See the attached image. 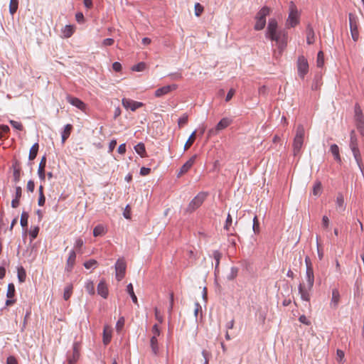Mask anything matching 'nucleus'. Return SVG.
<instances>
[{"instance_id":"1","label":"nucleus","mask_w":364,"mask_h":364,"mask_svg":"<svg viewBox=\"0 0 364 364\" xmlns=\"http://www.w3.org/2000/svg\"><path fill=\"white\" fill-rule=\"evenodd\" d=\"M266 37L272 41H275L281 55L287 46L288 33L284 30H278L277 21L275 18H269L266 31Z\"/></svg>"},{"instance_id":"2","label":"nucleus","mask_w":364,"mask_h":364,"mask_svg":"<svg viewBox=\"0 0 364 364\" xmlns=\"http://www.w3.org/2000/svg\"><path fill=\"white\" fill-rule=\"evenodd\" d=\"M306 277L307 282L306 286L300 284L299 287V291L301 299L304 301H308L310 299V295L309 291L312 289L314 283V274L313 267L306 268Z\"/></svg>"},{"instance_id":"3","label":"nucleus","mask_w":364,"mask_h":364,"mask_svg":"<svg viewBox=\"0 0 364 364\" xmlns=\"http://www.w3.org/2000/svg\"><path fill=\"white\" fill-rule=\"evenodd\" d=\"M350 148L353 152L354 159L359 167V168L363 171V164L362 161L361 154L360 150L358 149V139L354 130H352L350 134Z\"/></svg>"},{"instance_id":"4","label":"nucleus","mask_w":364,"mask_h":364,"mask_svg":"<svg viewBox=\"0 0 364 364\" xmlns=\"http://www.w3.org/2000/svg\"><path fill=\"white\" fill-rule=\"evenodd\" d=\"M304 135L305 129L303 125H298L296 129V134L293 141V153L294 156L299 155L301 152V149L304 144Z\"/></svg>"},{"instance_id":"5","label":"nucleus","mask_w":364,"mask_h":364,"mask_svg":"<svg viewBox=\"0 0 364 364\" xmlns=\"http://www.w3.org/2000/svg\"><path fill=\"white\" fill-rule=\"evenodd\" d=\"M299 23V13L296 6L291 1L289 4V13L286 21L287 28H294Z\"/></svg>"},{"instance_id":"6","label":"nucleus","mask_w":364,"mask_h":364,"mask_svg":"<svg viewBox=\"0 0 364 364\" xmlns=\"http://www.w3.org/2000/svg\"><path fill=\"white\" fill-rule=\"evenodd\" d=\"M270 14V9L267 6L262 7L257 14L255 29L256 31L262 30L266 25V17Z\"/></svg>"},{"instance_id":"7","label":"nucleus","mask_w":364,"mask_h":364,"mask_svg":"<svg viewBox=\"0 0 364 364\" xmlns=\"http://www.w3.org/2000/svg\"><path fill=\"white\" fill-rule=\"evenodd\" d=\"M207 194L204 192L199 193L190 202L187 208V211L192 213L198 208L204 202L206 198Z\"/></svg>"},{"instance_id":"8","label":"nucleus","mask_w":364,"mask_h":364,"mask_svg":"<svg viewBox=\"0 0 364 364\" xmlns=\"http://www.w3.org/2000/svg\"><path fill=\"white\" fill-rule=\"evenodd\" d=\"M297 71L299 77L304 78L309 72V63L307 59L301 55L297 60Z\"/></svg>"},{"instance_id":"9","label":"nucleus","mask_w":364,"mask_h":364,"mask_svg":"<svg viewBox=\"0 0 364 364\" xmlns=\"http://www.w3.org/2000/svg\"><path fill=\"white\" fill-rule=\"evenodd\" d=\"M126 262L123 259H119L115 264L116 279L121 281L125 275Z\"/></svg>"},{"instance_id":"10","label":"nucleus","mask_w":364,"mask_h":364,"mask_svg":"<svg viewBox=\"0 0 364 364\" xmlns=\"http://www.w3.org/2000/svg\"><path fill=\"white\" fill-rule=\"evenodd\" d=\"M349 23L352 38L354 41H357L359 38L358 23L355 17L352 14H349Z\"/></svg>"},{"instance_id":"11","label":"nucleus","mask_w":364,"mask_h":364,"mask_svg":"<svg viewBox=\"0 0 364 364\" xmlns=\"http://www.w3.org/2000/svg\"><path fill=\"white\" fill-rule=\"evenodd\" d=\"M122 103L125 109H129L132 112L144 106V104L142 102L134 101L129 98H123L122 100Z\"/></svg>"},{"instance_id":"12","label":"nucleus","mask_w":364,"mask_h":364,"mask_svg":"<svg viewBox=\"0 0 364 364\" xmlns=\"http://www.w3.org/2000/svg\"><path fill=\"white\" fill-rule=\"evenodd\" d=\"M66 100L68 102L78 108L81 111L85 112L87 109V105L84 103L81 100L77 97H73L70 95H68L66 97Z\"/></svg>"},{"instance_id":"13","label":"nucleus","mask_w":364,"mask_h":364,"mask_svg":"<svg viewBox=\"0 0 364 364\" xmlns=\"http://www.w3.org/2000/svg\"><path fill=\"white\" fill-rule=\"evenodd\" d=\"M177 85L176 84H173L171 85H166L162 87L158 88L154 93L156 97H161L165 95L168 94L169 92L177 89Z\"/></svg>"},{"instance_id":"14","label":"nucleus","mask_w":364,"mask_h":364,"mask_svg":"<svg viewBox=\"0 0 364 364\" xmlns=\"http://www.w3.org/2000/svg\"><path fill=\"white\" fill-rule=\"evenodd\" d=\"M196 155H193L191 156L180 168L178 173H177V177H181L186 173H187L191 168L193 166L196 161Z\"/></svg>"},{"instance_id":"15","label":"nucleus","mask_w":364,"mask_h":364,"mask_svg":"<svg viewBox=\"0 0 364 364\" xmlns=\"http://www.w3.org/2000/svg\"><path fill=\"white\" fill-rule=\"evenodd\" d=\"M76 259V253L74 250H71L69 253V257L66 261L65 270L67 272H71Z\"/></svg>"},{"instance_id":"16","label":"nucleus","mask_w":364,"mask_h":364,"mask_svg":"<svg viewBox=\"0 0 364 364\" xmlns=\"http://www.w3.org/2000/svg\"><path fill=\"white\" fill-rule=\"evenodd\" d=\"M340 292L338 289L335 288L332 290V297L331 300L330 305L331 308L336 309L340 302Z\"/></svg>"},{"instance_id":"17","label":"nucleus","mask_w":364,"mask_h":364,"mask_svg":"<svg viewBox=\"0 0 364 364\" xmlns=\"http://www.w3.org/2000/svg\"><path fill=\"white\" fill-rule=\"evenodd\" d=\"M97 294L104 299H107L109 294L107 286L105 281H101L97 285Z\"/></svg>"},{"instance_id":"18","label":"nucleus","mask_w":364,"mask_h":364,"mask_svg":"<svg viewBox=\"0 0 364 364\" xmlns=\"http://www.w3.org/2000/svg\"><path fill=\"white\" fill-rule=\"evenodd\" d=\"M112 333V330L110 326L107 325L104 326L102 341L105 346L109 343V342L111 341Z\"/></svg>"},{"instance_id":"19","label":"nucleus","mask_w":364,"mask_h":364,"mask_svg":"<svg viewBox=\"0 0 364 364\" xmlns=\"http://www.w3.org/2000/svg\"><path fill=\"white\" fill-rule=\"evenodd\" d=\"M46 164V157L44 156L42 157V159L40 161L38 170V176L42 181H44L45 178H46V174H45Z\"/></svg>"},{"instance_id":"20","label":"nucleus","mask_w":364,"mask_h":364,"mask_svg":"<svg viewBox=\"0 0 364 364\" xmlns=\"http://www.w3.org/2000/svg\"><path fill=\"white\" fill-rule=\"evenodd\" d=\"M336 203L337 211L343 212L346 209V205L344 203V198L342 193H338Z\"/></svg>"},{"instance_id":"21","label":"nucleus","mask_w":364,"mask_h":364,"mask_svg":"<svg viewBox=\"0 0 364 364\" xmlns=\"http://www.w3.org/2000/svg\"><path fill=\"white\" fill-rule=\"evenodd\" d=\"M232 123V119L225 117L223 118L216 125V131H221L227 128Z\"/></svg>"},{"instance_id":"22","label":"nucleus","mask_w":364,"mask_h":364,"mask_svg":"<svg viewBox=\"0 0 364 364\" xmlns=\"http://www.w3.org/2000/svg\"><path fill=\"white\" fill-rule=\"evenodd\" d=\"M315 41V33L312 27L309 26L306 28V42L308 44L311 45L314 43Z\"/></svg>"},{"instance_id":"23","label":"nucleus","mask_w":364,"mask_h":364,"mask_svg":"<svg viewBox=\"0 0 364 364\" xmlns=\"http://www.w3.org/2000/svg\"><path fill=\"white\" fill-rule=\"evenodd\" d=\"M73 129V126L70 124H67L64 127V130L62 133V143L64 144L67 139L70 136Z\"/></svg>"},{"instance_id":"24","label":"nucleus","mask_w":364,"mask_h":364,"mask_svg":"<svg viewBox=\"0 0 364 364\" xmlns=\"http://www.w3.org/2000/svg\"><path fill=\"white\" fill-rule=\"evenodd\" d=\"M75 31V27L72 25L65 26L62 30L63 35L65 38H70Z\"/></svg>"},{"instance_id":"25","label":"nucleus","mask_w":364,"mask_h":364,"mask_svg":"<svg viewBox=\"0 0 364 364\" xmlns=\"http://www.w3.org/2000/svg\"><path fill=\"white\" fill-rule=\"evenodd\" d=\"M330 151L334 156L335 160L341 161V156L339 153V148L336 144H332L330 147Z\"/></svg>"},{"instance_id":"26","label":"nucleus","mask_w":364,"mask_h":364,"mask_svg":"<svg viewBox=\"0 0 364 364\" xmlns=\"http://www.w3.org/2000/svg\"><path fill=\"white\" fill-rule=\"evenodd\" d=\"M38 148H39V145L38 143H35L31 146L30 151H29V156H28L29 160L32 161L36 157L38 151Z\"/></svg>"},{"instance_id":"27","label":"nucleus","mask_w":364,"mask_h":364,"mask_svg":"<svg viewBox=\"0 0 364 364\" xmlns=\"http://www.w3.org/2000/svg\"><path fill=\"white\" fill-rule=\"evenodd\" d=\"M73 286L71 284H68L65 287L64 294H63V298L65 300L67 301L70 298V296L73 294Z\"/></svg>"},{"instance_id":"28","label":"nucleus","mask_w":364,"mask_h":364,"mask_svg":"<svg viewBox=\"0 0 364 364\" xmlns=\"http://www.w3.org/2000/svg\"><path fill=\"white\" fill-rule=\"evenodd\" d=\"M196 131H194L188 137L184 145V150H188L196 140Z\"/></svg>"},{"instance_id":"29","label":"nucleus","mask_w":364,"mask_h":364,"mask_svg":"<svg viewBox=\"0 0 364 364\" xmlns=\"http://www.w3.org/2000/svg\"><path fill=\"white\" fill-rule=\"evenodd\" d=\"M134 149H135L136 152L138 154H139L141 157H144L145 156L146 149H145V146H144V144L139 143L138 144H136L134 146Z\"/></svg>"},{"instance_id":"30","label":"nucleus","mask_w":364,"mask_h":364,"mask_svg":"<svg viewBox=\"0 0 364 364\" xmlns=\"http://www.w3.org/2000/svg\"><path fill=\"white\" fill-rule=\"evenodd\" d=\"M127 291L128 294L130 295V296L132 297L133 302L135 304H138L137 297L134 292V289H133V286L132 284H129L127 285Z\"/></svg>"},{"instance_id":"31","label":"nucleus","mask_w":364,"mask_h":364,"mask_svg":"<svg viewBox=\"0 0 364 364\" xmlns=\"http://www.w3.org/2000/svg\"><path fill=\"white\" fill-rule=\"evenodd\" d=\"M18 6V0H10L9 12L11 15H14L16 12Z\"/></svg>"},{"instance_id":"32","label":"nucleus","mask_w":364,"mask_h":364,"mask_svg":"<svg viewBox=\"0 0 364 364\" xmlns=\"http://www.w3.org/2000/svg\"><path fill=\"white\" fill-rule=\"evenodd\" d=\"M150 345L152 350V352L156 355L159 351L158 341L157 338L151 337L150 340Z\"/></svg>"},{"instance_id":"33","label":"nucleus","mask_w":364,"mask_h":364,"mask_svg":"<svg viewBox=\"0 0 364 364\" xmlns=\"http://www.w3.org/2000/svg\"><path fill=\"white\" fill-rule=\"evenodd\" d=\"M105 233V230L104 226L102 225H97L93 230V235L95 237L103 235Z\"/></svg>"},{"instance_id":"34","label":"nucleus","mask_w":364,"mask_h":364,"mask_svg":"<svg viewBox=\"0 0 364 364\" xmlns=\"http://www.w3.org/2000/svg\"><path fill=\"white\" fill-rule=\"evenodd\" d=\"M85 287L88 294H90V295L95 294V285H94L93 282L90 281V280L87 281L85 283Z\"/></svg>"},{"instance_id":"35","label":"nucleus","mask_w":364,"mask_h":364,"mask_svg":"<svg viewBox=\"0 0 364 364\" xmlns=\"http://www.w3.org/2000/svg\"><path fill=\"white\" fill-rule=\"evenodd\" d=\"M188 122V116L187 114H183L178 121V126L179 128L184 127Z\"/></svg>"},{"instance_id":"36","label":"nucleus","mask_w":364,"mask_h":364,"mask_svg":"<svg viewBox=\"0 0 364 364\" xmlns=\"http://www.w3.org/2000/svg\"><path fill=\"white\" fill-rule=\"evenodd\" d=\"M317 66L319 68L323 67L324 64V54L323 51H319L317 54V60H316Z\"/></svg>"},{"instance_id":"37","label":"nucleus","mask_w":364,"mask_h":364,"mask_svg":"<svg viewBox=\"0 0 364 364\" xmlns=\"http://www.w3.org/2000/svg\"><path fill=\"white\" fill-rule=\"evenodd\" d=\"M15 295V287L14 284L11 283L8 285L6 296L9 299H11Z\"/></svg>"},{"instance_id":"38","label":"nucleus","mask_w":364,"mask_h":364,"mask_svg":"<svg viewBox=\"0 0 364 364\" xmlns=\"http://www.w3.org/2000/svg\"><path fill=\"white\" fill-rule=\"evenodd\" d=\"M195 15L200 16L203 12L204 8L200 3H196L194 6Z\"/></svg>"},{"instance_id":"39","label":"nucleus","mask_w":364,"mask_h":364,"mask_svg":"<svg viewBox=\"0 0 364 364\" xmlns=\"http://www.w3.org/2000/svg\"><path fill=\"white\" fill-rule=\"evenodd\" d=\"M28 215L26 212H23L21 216V225L23 228H26L28 225Z\"/></svg>"},{"instance_id":"40","label":"nucleus","mask_w":364,"mask_h":364,"mask_svg":"<svg viewBox=\"0 0 364 364\" xmlns=\"http://www.w3.org/2000/svg\"><path fill=\"white\" fill-rule=\"evenodd\" d=\"M97 262L95 259H90L84 263V267L86 269L95 268L97 267Z\"/></svg>"},{"instance_id":"41","label":"nucleus","mask_w":364,"mask_h":364,"mask_svg":"<svg viewBox=\"0 0 364 364\" xmlns=\"http://www.w3.org/2000/svg\"><path fill=\"white\" fill-rule=\"evenodd\" d=\"M253 231L255 234H258L260 231L259 223L257 216L253 218Z\"/></svg>"},{"instance_id":"42","label":"nucleus","mask_w":364,"mask_h":364,"mask_svg":"<svg viewBox=\"0 0 364 364\" xmlns=\"http://www.w3.org/2000/svg\"><path fill=\"white\" fill-rule=\"evenodd\" d=\"M146 68V63H144V62H141L136 65H135L133 68H132V70L134 71H136V72H141V71H143Z\"/></svg>"},{"instance_id":"43","label":"nucleus","mask_w":364,"mask_h":364,"mask_svg":"<svg viewBox=\"0 0 364 364\" xmlns=\"http://www.w3.org/2000/svg\"><path fill=\"white\" fill-rule=\"evenodd\" d=\"M321 191V184L320 182H317L314 184L313 188V193L315 196H317L320 193Z\"/></svg>"},{"instance_id":"44","label":"nucleus","mask_w":364,"mask_h":364,"mask_svg":"<svg viewBox=\"0 0 364 364\" xmlns=\"http://www.w3.org/2000/svg\"><path fill=\"white\" fill-rule=\"evenodd\" d=\"M10 124L16 129H18V130H20V131H21L23 129V125L19 122L14 121V120H11L10 121Z\"/></svg>"},{"instance_id":"45","label":"nucleus","mask_w":364,"mask_h":364,"mask_svg":"<svg viewBox=\"0 0 364 364\" xmlns=\"http://www.w3.org/2000/svg\"><path fill=\"white\" fill-rule=\"evenodd\" d=\"M232 216L230 215V214H228L225 221V224L224 225V229L228 231L230 230V225H232Z\"/></svg>"},{"instance_id":"46","label":"nucleus","mask_w":364,"mask_h":364,"mask_svg":"<svg viewBox=\"0 0 364 364\" xmlns=\"http://www.w3.org/2000/svg\"><path fill=\"white\" fill-rule=\"evenodd\" d=\"M213 258L215 259V260L216 262V267H217L219 265L220 259L222 257V255L218 251H214L213 253Z\"/></svg>"},{"instance_id":"47","label":"nucleus","mask_w":364,"mask_h":364,"mask_svg":"<svg viewBox=\"0 0 364 364\" xmlns=\"http://www.w3.org/2000/svg\"><path fill=\"white\" fill-rule=\"evenodd\" d=\"M151 331L153 333V336L151 337L157 338L160 335V330L157 324L154 325Z\"/></svg>"},{"instance_id":"48","label":"nucleus","mask_w":364,"mask_h":364,"mask_svg":"<svg viewBox=\"0 0 364 364\" xmlns=\"http://www.w3.org/2000/svg\"><path fill=\"white\" fill-rule=\"evenodd\" d=\"M38 232H39L38 227H35L33 229L31 230L29 234L33 240L36 238V237L38 236Z\"/></svg>"},{"instance_id":"49","label":"nucleus","mask_w":364,"mask_h":364,"mask_svg":"<svg viewBox=\"0 0 364 364\" xmlns=\"http://www.w3.org/2000/svg\"><path fill=\"white\" fill-rule=\"evenodd\" d=\"M155 318L159 322L162 323L164 321L163 316L160 314L159 309L157 308H155Z\"/></svg>"},{"instance_id":"50","label":"nucleus","mask_w":364,"mask_h":364,"mask_svg":"<svg viewBox=\"0 0 364 364\" xmlns=\"http://www.w3.org/2000/svg\"><path fill=\"white\" fill-rule=\"evenodd\" d=\"M26 188L28 191L33 192L35 188V184L34 182L31 180L28 181L27 183Z\"/></svg>"},{"instance_id":"51","label":"nucleus","mask_w":364,"mask_h":364,"mask_svg":"<svg viewBox=\"0 0 364 364\" xmlns=\"http://www.w3.org/2000/svg\"><path fill=\"white\" fill-rule=\"evenodd\" d=\"M46 202V197L44 193L39 194L38 204L39 206H43Z\"/></svg>"},{"instance_id":"52","label":"nucleus","mask_w":364,"mask_h":364,"mask_svg":"<svg viewBox=\"0 0 364 364\" xmlns=\"http://www.w3.org/2000/svg\"><path fill=\"white\" fill-rule=\"evenodd\" d=\"M18 279L20 282H24L25 278H26V273L23 269H21V270H20V269L18 270Z\"/></svg>"},{"instance_id":"53","label":"nucleus","mask_w":364,"mask_h":364,"mask_svg":"<svg viewBox=\"0 0 364 364\" xmlns=\"http://www.w3.org/2000/svg\"><path fill=\"white\" fill-rule=\"evenodd\" d=\"M356 127L358 131L360 132L361 134H363L364 132V124L363 120H360V122L356 123Z\"/></svg>"},{"instance_id":"54","label":"nucleus","mask_w":364,"mask_h":364,"mask_svg":"<svg viewBox=\"0 0 364 364\" xmlns=\"http://www.w3.org/2000/svg\"><path fill=\"white\" fill-rule=\"evenodd\" d=\"M299 321L302 323H304L307 326H309L311 324V322L310 321L306 318V316L304 315H301L299 318Z\"/></svg>"},{"instance_id":"55","label":"nucleus","mask_w":364,"mask_h":364,"mask_svg":"<svg viewBox=\"0 0 364 364\" xmlns=\"http://www.w3.org/2000/svg\"><path fill=\"white\" fill-rule=\"evenodd\" d=\"M114 43V41L113 38H106L102 41V45L104 46H110L113 45Z\"/></svg>"},{"instance_id":"56","label":"nucleus","mask_w":364,"mask_h":364,"mask_svg":"<svg viewBox=\"0 0 364 364\" xmlns=\"http://www.w3.org/2000/svg\"><path fill=\"white\" fill-rule=\"evenodd\" d=\"M6 364H18V361L14 356L10 355L7 358Z\"/></svg>"},{"instance_id":"57","label":"nucleus","mask_w":364,"mask_h":364,"mask_svg":"<svg viewBox=\"0 0 364 364\" xmlns=\"http://www.w3.org/2000/svg\"><path fill=\"white\" fill-rule=\"evenodd\" d=\"M150 173H151V168H149L142 167V168H141V170H140V174H141L142 176H147V175H149Z\"/></svg>"},{"instance_id":"58","label":"nucleus","mask_w":364,"mask_h":364,"mask_svg":"<svg viewBox=\"0 0 364 364\" xmlns=\"http://www.w3.org/2000/svg\"><path fill=\"white\" fill-rule=\"evenodd\" d=\"M235 93V90L234 89H232H232H230V90L228 91V94H227V96H226L225 100H226L227 102L230 101V100L232 99V97L234 96Z\"/></svg>"},{"instance_id":"59","label":"nucleus","mask_w":364,"mask_h":364,"mask_svg":"<svg viewBox=\"0 0 364 364\" xmlns=\"http://www.w3.org/2000/svg\"><path fill=\"white\" fill-rule=\"evenodd\" d=\"M84 245V242L82 239L80 238H78L75 240V247L76 249H80Z\"/></svg>"},{"instance_id":"60","label":"nucleus","mask_w":364,"mask_h":364,"mask_svg":"<svg viewBox=\"0 0 364 364\" xmlns=\"http://www.w3.org/2000/svg\"><path fill=\"white\" fill-rule=\"evenodd\" d=\"M112 68L116 72H119L122 70V65L119 62H115L112 64Z\"/></svg>"},{"instance_id":"61","label":"nucleus","mask_w":364,"mask_h":364,"mask_svg":"<svg viewBox=\"0 0 364 364\" xmlns=\"http://www.w3.org/2000/svg\"><path fill=\"white\" fill-rule=\"evenodd\" d=\"M355 120L356 123L363 120V115L360 109H355Z\"/></svg>"},{"instance_id":"62","label":"nucleus","mask_w":364,"mask_h":364,"mask_svg":"<svg viewBox=\"0 0 364 364\" xmlns=\"http://www.w3.org/2000/svg\"><path fill=\"white\" fill-rule=\"evenodd\" d=\"M317 252H318V257L320 260H321L323 257V251L320 247L318 242H317Z\"/></svg>"},{"instance_id":"63","label":"nucleus","mask_w":364,"mask_h":364,"mask_svg":"<svg viewBox=\"0 0 364 364\" xmlns=\"http://www.w3.org/2000/svg\"><path fill=\"white\" fill-rule=\"evenodd\" d=\"M329 225V219L327 216L324 215L322 218V225L323 228H328Z\"/></svg>"},{"instance_id":"64","label":"nucleus","mask_w":364,"mask_h":364,"mask_svg":"<svg viewBox=\"0 0 364 364\" xmlns=\"http://www.w3.org/2000/svg\"><path fill=\"white\" fill-rule=\"evenodd\" d=\"M124 323V318L122 317L119 319V321L117 323V329L120 330L123 327Z\"/></svg>"}]
</instances>
